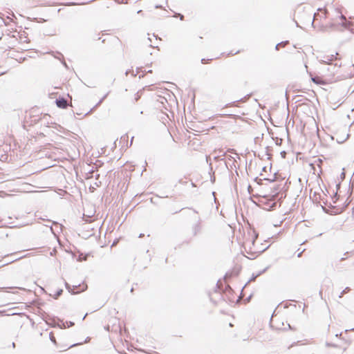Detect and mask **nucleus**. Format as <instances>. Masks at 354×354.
<instances>
[{
	"label": "nucleus",
	"instance_id": "obj_37",
	"mask_svg": "<svg viewBox=\"0 0 354 354\" xmlns=\"http://www.w3.org/2000/svg\"><path fill=\"white\" fill-rule=\"evenodd\" d=\"M277 205V203H273L272 205V207L273 208L274 207H275Z\"/></svg>",
	"mask_w": 354,
	"mask_h": 354
},
{
	"label": "nucleus",
	"instance_id": "obj_61",
	"mask_svg": "<svg viewBox=\"0 0 354 354\" xmlns=\"http://www.w3.org/2000/svg\"><path fill=\"white\" fill-rule=\"evenodd\" d=\"M352 330H354V328L351 329Z\"/></svg>",
	"mask_w": 354,
	"mask_h": 354
},
{
	"label": "nucleus",
	"instance_id": "obj_7",
	"mask_svg": "<svg viewBox=\"0 0 354 354\" xmlns=\"http://www.w3.org/2000/svg\"><path fill=\"white\" fill-rule=\"evenodd\" d=\"M74 325V322H63L62 323V326H60L59 327L61 328H68V327H71V326H73Z\"/></svg>",
	"mask_w": 354,
	"mask_h": 354
},
{
	"label": "nucleus",
	"instance_id": "obj_57",
	"mask_svg": "<svg viewBox=\"0 0 354 354\" xmlns=\"http://www.w3.org/2000/svg\"><path fill=\"white\" fill-rule=\"evenodd\" d=\"M133 288H132L131 289V292H133Z\"/></svg>",
	"mask_w": 354,
	"mask_h": 354
},
{
	"label": "nucleus",
	"instance_id": "obj_45",
	"mask_svg": "<svg viewBox=\"0 0 354 354\" xmlns=\"http://www.w3.org/2000/svg\"><path fill=\"white\" fill-rule=\"evenodd\" d=\"M301 254H302V252H300V253H299V254H297V257H300L301 256Z\"/></svg>",
	"mask_w": 354,
	"mask_h": 354
},
{
	"label": "nucleus",
	"instance_id": "obj_50",
	"mask_svg": "<svg viewBox=\"0 0 354 354\" xmlns=\"http://www.w3.org/2000/svg\"><path fill=\"white\" fill-rule=\"evenodd\" d=\"M341 18H342V19H345L344 16H343L342 15H341Z\"/></svg>",
	"mask_w": 354,
	"mask_h": 354
},
{
	"label": "nucleus",
	"instance_id": "obj_16",
	"mask_svg": "<svg viewBox=\"0 0 354 354\" xmlns=\"http://www.w3.org/2000/svg\"><path fill=\"white\" fill-rule=\"evenodd\" d=\"M206 162L209 164L211 170L212 169L211 158L209 156H206Z\"/></svg>",
	"mask_w": 354,
	"mask_h": 354
},
{
	"label": "nucleus",
	"instance_id": "obj_41",
	"mask_svg": "<svg viewBox=\"0 0 354 354\" xmlns=\"http://www.w3.org/2000/svg\"><path fill=\"white\" fill-rule=\"evenodd\" d=\"M217 151H218V152H219V153L223 152V150H222V149L215 150L214 151H215V152H216Z\"/></svg>",
	"mask_w": 354,
	"mask_h": 354
},
{
	"label": "nucleus",
	"instance_id": "obj_6",
	"mask_svg": "<svg viewBox=\"0 0 354 354\" xmlns=\"http://www.w3.org/2000/svg\"><path fill=\"white\" fill-rule=\"evenodd\" d=\"M56 54H57L58 55H59V57H57L55 55H53V56H54L55 58H57V59H58L61 60L62 64H63V66H64L66 68H68V65H67L66 62H65V60H64V56H63V55H62L61 53H59V52H56Z\"/></svg>",
	"mask_w": 354,
	"mask_h": 354
},
{
	"label": "nucleus",
	"instance_id": "obj_12",
	"mask_svg": "<svg viewBox=\"0 0 354 354\" xmlns=\"http://www.w3.org/2000/svg\"><path fill=\"white\" fill-rule=\"evenodd\" d=\"M338 53H337L335 55H328L330 59H331V62L333 63L334 61H336L339 58L337 57Z\"/></svg>",
	"mask_w": 354,
	"mask_h": 354
},
{
	"label": "nucleus",
	"instance_id": "obj_52",
	"mask_svg": "<svg viewBox=\"0 0 354 354\" xmlns=\"http://www.w3.org/2000/svg\"><path fill=\"white\" fill-rule=\"evenodd\" d=\"M342 297H343V295H342V292H341V293L339 294V298H342Z\"/></svg>",
	"mask_w": 354,
	"mask_h": 354
},
{
	"label": "nucleus",
	"instance_id": "obj_42",
	"mask_svg": "<svg viewBox=\"0 0 354 354\" xmlns=\"http://www.w3.org/2000/svg\"><path fill=\"white\" fill-rule=\"evenodd\" d=\"M281 153L282 156L284 157V156L286 154V152L285 151H282Z\"/></svg>",
	"mask_w": 354,
	"mask_h": 354
},
{
	"label": "nucleus",
	"instance_id": "obj_56",
	"mask_svg": "<svg viewBox=\"0 0 354 354\" xmlns=\"http://www.w3.org/2000/svg\"><path fill=\"white\" fill-rule=\"evenodd\" d=\"M62 225H59V230H62Z\"/></svg>",
	"mask_w": 354,
	"mask_h": 354
},
{
	"label": "nucleus",
	"instance_id": "obj_10",
	"mask_svg": "<svg viewBox=\"0 0 354 354\" xmlns=\"http://www.w3.org/2000/svg\"><path fill=\"white\" fill-rule=\"evenodd\" d=\"M63 293L62 289H58L53 296L54 299H57Z\"/></svg>",
	"mask_w": 354,
	"mask_h": 354
},
{
	"label": "nucleus",
	"instance_id": "obj_2",
	"mask_svg": "<svg viewBox=\"0 0 354 354\" xmlns=\"http://www.w3.org/2000/svg\"><path fill=\"white\" fill-rule=\"evenodd\" d=\"M55 103L59 108L65 109L68 106V101L64 97H59L55 100Z\"/></svg>",
	"mask_w": 354,
	"mask_h": 354
},
{
	"label": "nucleus",
	"instance_id": "obj_26",
	"mask_svg": "<svg viewBox=\"0 0 354 354\" xmlns=\"http://www.w3.org/2000/svg\"><path fill=\"white\" fill-rule=\"evenodd\" d=\"M340 66H341V64H339V63L336 62L334 64V68L340 67Z\"/></svg>",
	"mask_w": 354,
	"mask_h": 354
},
{
	"label": "nucleus",
	"instance_id": "obj_27",
	"mask_svg": "<svg viewBox=\"0 0 354 354\" xmlns=\"http://www.w3.org/2000/svg\"><path fill=\"white\" fill-rule=\"evenodd\" d=\"M50 231L53 234H55L56 232L55 231V230L53 228L52 225L50 226Z\"/></svg>",
	"mask_w": 354,
	"mask_h": 354
},
{
	"label": "nucleus",
	"instance_id": "obj_30",
	"mask_svg": "<svg viewBox=\"0 0 354 354\" xmlns=\"http://www.w3.org/2000/svg\"><path fill=\"white\" fill-rule=\"evenodd\" d=\"M256 253H257V252L252 253V257H250V259H255V257H257V256L255 255V254H256Z\"/></svg>",
	"mask_w": 354,
	"mask_h": 354
},
{
	"label": "nucleus",
	"instance_id": "obj_1",
	"mask_svg": "<svg viewBox=\"0 0 354 354\" xmlns=\"http://www.w3.org/2000/svg\"><path fill=\"white\" fill-rule=\"evenodd\" d=\"M65 287L71 295L79 294L87 289L86 283L71 286L66 281H65Z\"/></svg>",
	"mask_w": 354,
	"mask_h": 354
},
{
	"label": "nucleus",
	"instance_id": "obj_55",
	"mask_svg": "<svg viewBox=\"0 0 354 354\" xmlns=\"http://www.w3.org/2000/svg\"><path fill=\"white\" fill-rule=\"evenodd\" d=\"M288 326H289V328H290V329H291V330L292 329V327H291V326H290V324H288Z\"/></svg>",
	"mask_w": 354,
	"mask_h": 354
},
{
	"label": "nucleus",
	"instance_id": "obj_23",
	"mask_svg": "<svg viewBox=\"0 0 354 354\" xmlns=\"http://www.w3.org/2000/svg\"><path fill=\"white\" fill-rule=\"evenodd\" d=\"M176 15L178 16L181 21H183L184 19V15H183L182 14L177 13V14H176Z\"/></svg>",
	"mask_w": 354,
	"mask_h": 354
},
{
	"label": "nucleus",
	"instance_id": "obj_31",
	"mask_svg": "<svg viewBox=\"0 0 354 354\" xmlns=\"http://www.w3.org/2000/svg\"><path fill=\"white\" fill-rule=\"evenodd\" d=\"M185 209H186V208H182V209H180L179 210V212L183 211V210H185ZM187 209H191V208H187ZM178 211H177V212H174V214H176V213H178Z\"/></svg>",
	"mask_w": 354,
	"mask_h": 354
},
{
	"label": "nucleus",
	"instance_id": "obj_38",
	"mask_svg": "<svg viewBox=\"0 0 354 354\" xmlns=\"http://www.w3.org/2000/svg\"><path fill=\"white\" fill-rule=\"evenodd\" d=\"M90 339H91V338H90L89 337H88L86 339L85 342H89V340H90Z\"/></svg>",
	"mask_w": 354,
	"mask_h": 354
},
{
	"label": "nucleus",
	"instance_id": "obj_13",
	"mask_svg": "<svg viewBox=\"0 0 354 354\" xmlns=\"http://www.w3.org/2000/svg\"><path fill=\"white\" fill-rule=\"evenodd\" d=\"M128 138H129V136L126 134V135H124L122 136L121 138H120V142H122V143H124V142H127L128 141Z\"/></svg>",
	"mask_w": 354,
	"mask_h": 354
},
{
	"label": "nucleus",
	"instance_id": "obj_51",
	"mask_svg": "<svg viewBox=\"0 0 354 354\" xmlns=\"http://www.w3.org/2000/svg\"><path fill=\"white\" fill-rule=\"evenodd\" d=\"M193 212L196 214H198V212L196 209H193Z\"/></svg>",
	"mask_w": 354,
	"mask_h": 354
},
{
	"label": "nucleus",
	"instance_id": "obj_32",
	"mask_svg": "<svg viewBox=\"0 0 354 354\" xmlns=\"http://www.w3.org/2000/svg\"><path fill=\"white\" fill-rule=\"evenodd\" d=\"M201 63L203 64H206L207 62H206L205 59H201Z\"/></svg>",
	"mask_w": 354,
	"mask_h": 354
},
{
	"label": "nucleus",
	"instance_id": "obj_22",
	"mask_svg": "<svg viewBox=\"0 0 354 354\" xmlns=\"http://www.w3.org/2000/svg\"><path fill=\"white\" fill-rule=\"evenodd\" d=\"M319 11H323L324 15H325V17H326V15L328 13V10L325 8H319L318 9Z\"/></svg>",
	"mask_w": 354,
	"mask_h": 354
},
{
	"label": "nucleus",
	"instance_id": "obj_19",
	"mask_svg": "<svg viewBox=\"0 0 354 354\" xmlns=\"http://www.w3.org/2000/svg\"><path fill=\"white\" fill-rule=\"evenodd\" d=\"M262 180H263V179L259 178V177H256V178H254V181H255L257 184H259V185H261V184H262Z\"/></svg>",
	"mask_w": 354,
	"mask_h": 354
},
{
	"label": "nucleus",
	"instance_id": "obj_39",
	"mask_svg": "<svg viewBox=\"0 0 354 354\" xmlns=\"http://www.w3.org/2000/svg\"><path fill=\"white\" fill-rule=\"evenodd\" d=\"M256 277H257V276H256V277H252V279H250L248 283H249V282H250V281H252V280H254V279H255Z\"/></svg>",
	"mask_w": 354,
	"mask_h": 354
},
{
	"label": "nucleus",
	"instance_id": "obj_21",
	"mask_svg": "<svg viewBox=\"0 0 354 354\" xmlns=\"http://www.w3.org/2000/svg\"><path fill=\"white\" fill-rule=\"evenodd\" d=\"M141 97V94H140V92L138 91L136 95H135V101L137 102Z\"/></svg>",
	"mask_w": 354,
	"mask_h": 354
},
{
	"label": "nucleus",
	"instance_id": "obj_43",
	"mask_svg": "<svg viewBox=\"0 0 354 354\" xmlns=\"http://www.w3.org/2000/svg\"><path fill=\"white\" fill-rule=\"evenodd\" d=\"M211 181H212V183H214V182L215 181V178H214V177L213 178H211Z\"/></svg>",
	"mask_w": 354,
	"mask_h": 354
},
{
	"label": "nucleus",
	"instance_id": "obj_46",
	"mask_svg": "<svg viewBox=\"0 0 354 354\" xmlns=\"http://www.w3.org/2000/svg\"><path fill=\"white\" fill-rule=\"evenodd\" d=\"M142 12V10H138V11L137 12V13H138V14H140V13H141Z\"/></svg>",
	"mask_w": 354,
	"mask_h": 354
},
{
	"label": "nucleus",
	"instance_id": "obj_58",
	"mask_svg": "<svg viewBox=\"0 0 354 354\" xmlns=\"http://www.w3.org/2000/svg\"><path fill=\"white\" fill-rule=\"evenodd\" d=\"M149 46L152 47V48H154V46H153L151 44H149Z\"/></svg>",
	"mask_w": 354,
	"mask_h": 354
},
{
	"label": "nucleus",
	"instance_id": "obj_8",
	"mask_svg": "<svg viewBox=\"0 0 354 354\" xmlns=\"http://www.w3.org/2000/svg\"><path fill=\"white\" fill-rule=\"evenodd\" d=\"M109 95V93H107L106 95H104L103 96L102 98H101V100L96 104V105L91 110V111H92L93 109H95L96 107H97L98 106H100L102 102L106 98V97L108 96Z\"/></svg>",
	"mask_w": 354,
	"mask_h": 354
},
{
	"label": "nucleus",
	"instance_id": "obj_4",
	"mask_svg": "<svg viewBox=\"0 0 354 354\" xmlns=\"http://www.w3.org/2000/svg\"><path fill=\"white\" fill-rule=\"evenodd\" d=\"M311 77V80L317 85H326V82L323 80L321 77L319 76H313L311 73H310Z\"/></svg>",
	"mask_w": 354,
	"mask_h": 354
},
{
	"label": "nucleus",
	"instance_id": "obj_53",
	"mask_svg": "<svg viewBox=\"0 0 354 354\" xmlns=\"http://www.w3.org/2000/svg\"><path fill=\"white\" fill-rule=\"evenodd\" d=\"M147 73H152V71H151V70H149V71H147Z\"/></svg>",
	"mask_w": 354,
	"mask_h": 354
},
{
	"label": "nucleus",
	"instance_id": "obj_44",
	"mask_svg": "<svg viewBox=\"0 0 354 354\" xmlns=\"http://www.w3.org/2000/svg\"><path fill=\"white\" fill-rule=\"evenodd\" d=\"M268 247H269V246H268V247H267L266 248H265L264 250H262V251L259 252V253H261V252H264V250H266V249H268Z\"/></svg>",
	"mask_w": 354,
	"mask_h": 354
},
{
	"label": "nucleus",
	"instance_id": "obj_18",
	"mask_svg": "<svg viewBox=\"0 0 354 354\" xmlns=\"http://www.w3.org/2000/svg\"><path fill=\"white\" fill-rule=\"evenodd\" d=\"M250 95H251V94L247 95L246 97H245L244 98H241L238 102H245L250 97Z\"/></svg>",
	"mask_w": 354,
	"mask_h": 354
},
{
	"label": "nucleus",
	"instance_id": "obj_9",
	"mask_svg": "<svg viewBox=\"0 0 354 354\" xmlns=\"http://www.w3.org/2000/svg\"><path fill=\"white\" fill-rule=\"evenodd\" d=\"M109 95V93H107L106 95H104L103 96L102 98H101V100L96 104V105L91 110V111H92L93 109H95L96 107H97L98 106H100L102 102L106 98V97L108 96Z\"/></svg>",
	"mask_w": 354,
	"mask_h": 354
},
{
	"label": "nucleus",
	"instance_id": "obj_47",
	"mask_svg": "<svg viewBox=\"0 0 354 354\" xmlns=\"http://www.w3.org/2000/svg\"><path fill=\"white\" fill-rule=\"evenodd\" d=\"M263 171H266V167H264L263 168Z\"/></svg>",
	"mask_w": 354,
	"mask_h": 354
},
{
	"label": "nucleus",
	"instance_id": "obj_25",
	"mask_svg": "<svg viewBox=\"0 0 354 354\" xmlns=\"http://www.w3.org/2000/svg\"><path fill=\"white\" fill-rule=\"evenodd\" d=\"M47 221H48V222H49V223H52L53 225H59V224H58V223H57V222H56V221H53V222H52L50 220H47Z\"/></svg>",
	"mask_w": 354,
	"mask_h": 354
},
{
	"label": "nucleus",
	"instance_id": "obj_40",
	"mask_svg": "<svg viewBox=\"0 0 354 354\" xmlns=\"http://www.w3.org/2000/svg\"><path fill=\"white\" fill-rule=\"evenodd\" d=\"M12 348H15L16 344H15V342H12Z\"/></svg>",
	"mask_w": 354,
	"mask_h": 354
},
{
	"label": "nucleus",
	"instance_id": "obj_59",
	"mask_svg": "<svg viewBox=\"0 0 354 354\" xmlns=\"http://www.w3.org/2000/svg\"><path fill=\"white\" fill-rule=\"evenodd\" d=\"M142 77H144V75H142V76H139V78H141Z\"/></svg>",
	"mask_w": 354,
	"mask_h": 354
},
{
	"label": "nucleus",
	"instance_id": "obj_29",
	"mask_svg": "<svg viewBox=\"0 0 354 354\" xmlns=\"http://www.w3.org/2000/svg\"><path fill=\"white\" fill-rule=\"evenodd\" d=\"M227 151L231 152V153H235V150L234 149H229L227 150Z\"/></svg>",
	"mask_w": 354,
	"mask_h": 354
},
{
	"label": "nucleus",
	"instance_id": "obj_49",
	"mask_svg": "<svg viewBox=\"0 0 354 354\" xmlns=\"http://www.w3.org/2000/svg\"><path fill=\"white\" fill-rule=\"evenodd\" d=\"M228 158H229L230 160H231V159H232V158H233V157H232V156H229Z\"/></svg>",
	"mask_w": 354,
	"mask_h": 354
},
{
	"label": "nucleus",
	"instance_id": "obj_15",
	"mask_svg": "<svg viewBox=\"0 0 354 354\" xmlns=\"http://www.w3.org/2000/svg\"><path fill=\"white\" fill-rule=\"evenodd\" d=\"M289 44L288 41H283L278 44V46H281V47H285L287 44Z\"/></svg>",
	"mask_w": 354,
	"mask_h": 354
},
{
	"label": "nucleus",
	"instance_id": "obj_36",
	"mask_svg": "<svg viewBox=\"0 0 354 354\" xmlns=\"http://www.w3.org/2000/svg\"><path fill=\"white\" fill-rule=\"evenodd\" d=\"M263 180H269L270 182H272V181H274V179L270 180V179L266 178H264V179H263Z\"/></svg>",
	"mask_w": 354,
	"mask_h": 354
},
{
	"label": "nucleus",
	"instance_id": "obj_48",
	"mask_svg": "<svg viewBox=\"0 0 354 354\" xmlns=\"http://www.w3.org/2000/svg\"><path fill=\"white\" fill-rule=\"evenodd\" d=\"M143 236H144V234H140V235H139V238H141V237H142Z\"/></svg>",
	"mask_w": 354,
	"mask_h": 354
},
{
	"label": "nucleus",
	"instance_id": "obj_5",
	"mask_svg": "<svg viewBox=\"0 0 354 354\" xmlns=\"http://www.w3.org/2000/svg\"><path fill=\"white\" fill-rule=\"evenodd\" d=\"M201 219L200 218H198L197 223L192 227L193 234L194 236H196L201 231Z\"/></svg>",
	"mask_w": 354,
	"mask_h": 354
},
{
	"label": "nucleus",
	"instance_id": "obj_24",
	"mask_svg": "<svg viewBox=\"0 0 354 354\" xmlns=\"http://www.w3.org/2000/svg\"><path fill=\"white\" fill-rule=\"evenodd\" d=\"M239 53H240V50H237L236 53H233L232 51H231L230 53H228V55H236V54H238Z\"/></svg>",
	"mask_w": 354,
	"mask_h": 354
},
{
	"label": "nucleus",
	"instance_id": "obj_33",
	"mask_svg": "<svg viewBox=\"0 0 354 354\" xmlns=\"http://www.w3.org/2000/svg\"><path fill=\"white\" fill-rule=\"evenodd\" d=\"M66 5V6H73V5H75V3H67Z\"/></svg>",
	"mask_w": 354,
	"mask_h": 354
},
{
	"label": "nucleus",
	"instance_id": "obj_3",
	"mask_svg": "<svg viewBox=\"0 0 354 354\" xmlns=\"http://www.w3.org/2000/svg\"><path fill=\"white\" fill-rule=\"evenodd\" d=\"M15 255H16V253H12L9 255L5 256L3 259L2 260L3 261V265L10 263L12 262H14V261L18 260V259H21V257H18V258H15V259L12 258V257H14Z\"/></svg>",
	"mask_w": 354,
	"mask_h": 354
},
{
	"label": "nucleus",
	"instance_id": "obj_28",
	"mask_svg": "<svg viewBox=\"0 0 354 354\" xmlns=\"http://www.w3.org/2000/svg\"><path fill=\"white\" fill-rule=\"evenodd\" d=\"M317 16H318V14H316V13H315V14L314 15V19H313V21L312 25H313L314 21H315V19L317 18Z\"/></svg>",
	"mask_w": 354,
	"mask_h": 354
},
{
	"label": "nucleus",
	"instance_id": "obj_20",
	"mask_svg": "<svg viewBox=\"0 0 354 354\" xmlns=\"http://www.w3.org/2000/svg\"><path fill=\"white\" fill-rule=\"evenodd\" d=\"M351 290V288L349 287H346L344 290L342 291V295H344L348 292Z\"/></svg>",
	"mask_w": 354,
	"mask_h": 354
},
{
	"label": "nucleus",
	"instance_id": "obj_11",
	"mask_svg": "<svg viewBox=\"0 0 354 354\" xmlns=\"http://www.w3.org/2000/svg\"><path fill=\"white\" fill-rule=\"evenodd\" d=\"M322 63L326 64H332L331 59L328 57V55L325 56L324 57V59L321 61Z\"/></svg>",
	"mask_w": 354,
	"mask_h": 354
},
{
	"label": "nucleus",
	"instance_id": "obj_17",
	"mask_svg": "<svg viewBox=\"0 0 354 354\" xmlns=\"http://www.w3.org/2000/svg\"><path fill=\"white\" fill-rule=\"evenodd\" d=\"M50 339L53 342L55 343V337L52 332L49 334Z\"/></svg>",
	"mask_w": 354,
	"mask_h": 354
},
{
	"label": "nucleus",
	"instance_id": "obj_35",
	"mask_svg": "<svg viewBox=\"0 0 354 354\" xmlns=\"http://www.w3.org/2000/svg\"><path fill=\"white\" fill-rule=\"evenodd\" d=\"M268 268H265L262 272H261L258 275L261 274L262 273L265 272L267 270Z\"/></svg>",
	"mask_w": 354,
	"mask_h": 354
},
{
	"label": "nucleus",
	"instance_id": "obj_14",
	"mask_svg": "<svg viewBox=\"0 0 354 354\" xmlns=\"http://www.w3.org/2000/svg\"><path fill=\"white\" fill-rule=\"evenodd\" d=\"M225 155V153L223 152V153L221 155V156H216L214 158V160L215 161H221V160H223L224 159L221 158V156H224Z\"/></svg>",
	"mask_w": 354,
	"mask_h": 354
},
{
	"label": "nucleus",
	"instance_id": "obj_34",
	"mask_svg": "<svg viewBox=\"0 0 354 354\" xmlns=\"http://www.w3.org/2000/svg\"><path fill=\"white\" fill-rule=\"evenodd\" d=\"M280 47H281V46H278V44H277L276 45V46H275V49H276L277 50H279V48H280Z\"/></svg>",
	"mask_w": 354,
	"mask_h": 354
},
{
	"label": "nucleus",
	"instance_id": "obj_54",
	"mask_svg": "<svg viewBox=\"0 0 354 354\" xmlns=\"http://www.w3.org/2000/svg\"><path fill=\"white\" fill-rule=\"evenodd\" d=\"M132 138H133V137ZM132 140H133V139H131V142H130V145H132Z\"/></svg>",
	"mask_w": 354,
	"mask_h": 354
},
{
	"label": "nucleus",
	"instance_id": "obj_60",
	"mask_svg": "<svg viewBox=\"0 0 354 354\" xmlns=\"http://www.w3.org/2000/svg\"><path fill=\"white\" fill-rule=\"evenodd\" d=\"M352 31H353V32H354V28H353V29H352Z\"/></svg>",
	"mask_w": 354,
	"mask_h": 354
}]
</instances>
